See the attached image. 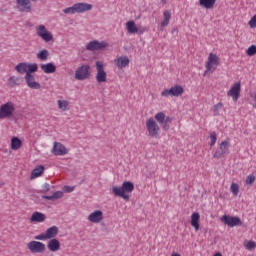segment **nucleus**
Returning a JSON list of instances; mask_svg holds the SVG:
<instances>
[{
	"mask_svg": "<svg viewBox=\"0 0 256 256\" xmlns=\"http://www.w3.org/2000/svg\"><path fill=\"white\" fill-rule=\"evenodd\" d=\"M135 191V184L131 181H125L122 183V186H113L111 188V193L114 197H122L125 201H129V194Z\"/></svg>",
	"mask_w": 256,
	"mask_h": 256,
	"instance_id": "1",
	"label": "nucleus"
},
{
	"mask_svg": "<svg viewBox=\"0 0 256 256\" xmlns=\"http://www.w3.org/2000/svg\"><path fill=\"white\" fill-rule=\"evenodd\" d=\"M93 5L88 3H76L72 7L65 8L63 13L66 15H75V13H85L86 11H91Z\"/></svg>",
	"mask_w": 256,
	"mask_h": 256,
	"instance_id": "2",
	"label": "nucleus"
},
{
	"mask_svg": "<svg viewBox=\"0 0 256 256\" xmlns=\"http://www.w3.org/2000/svg\"><path fill=\"white\" fill-rule=\"evenodd\" d=\"M146 129L148 131L149 137L152 139H159V135L161 133V128L159 127V124H157V121L153 118H149L146 120Z\"/></svg>",
	"mask_w": 256,
	"mask_h": 256,
	"instance_id": "3",
	"label": "nucleus"
},
{
	"mask_svg": "<svg viewBox=\"0 0 256 256\" xmlns=\"http://www.w3.org/2000/svg\"><path fill=\"white\" fill-rule=\"evenodd\" d=\"M154 119L159 123V125H161L163 131H169V129H171L173 117L165 116L164 112H158L155 114Z\"/></svg>",
	"mask_w": 256,
	"mask_h": 256,
	"instance_id": "4",
	"label": "nucleus"
},
{
	"mask_svg": "<svg viewBox=\"0 0 256 256\" xmlns=\"http://www.w3.org/2000/svg\"><path fill=\"white\" fill-rule=\"evenodd\" d=\"M91 77V66L89 64H83L75 71V79L77 81H85Z\"/></svg>",
	"mask_w": 256,
	"mask_h": 256,
	"instance_id": "5",
	"label": "nucleus"
},
{
	"mask_svg": "<svg viewBox=\"0 0 256 256\" xmlns=\"http://www.w3.org/2000/svg\"><path fill=\"white\" fill-rule=\"evenodd\" d=\"M15 113V104L7 102L0 106V119H9Z\"/></svg>",
	"mask_w": 256,
	"mask_h": 256,
	"instance_id": "6",
	"label": "nucleus"
},
{
	"mask_svg": "<svg viewBox=\"0 0 256 256\" xmlns=\"http://www.w3.org/2000/svg\"><path fill=\"white\" fill-rule=\"evenodd\" d=\"M221 221L224 225H227V227L230 228L241 227V225H243V221H241L239 216L224 215L221 217Z\"/></svg>",
	"mask_w": 256,
	"mask_h": 256,
	"instance_id": "7",
	"label": "nucleus"
},
{
	"mask_svg": "<svg viewBox=\"0 0 256 256\" xmlns=\"http://www.w3.org/2000/svg\"><path fill=\"white\" fill-rule=\"evenodd\" d=\"M225 155H229V141L227 140L221 142L220 147L214 153L213 157L214 159H221L225 157Z\"/></svg>",
	"mask_w": 256,
	"mask_h": 256,
	"instance_id": "8",
	"label": "nucleus"
},
{
	"mask_svg": "<svg viewBox=\"0 0 256 256\" xmlns=\"http://www.w3.org/2000/svg\"><path fill=\"white\" fill-rule=\"evenodd\" d=\"M27 248L29 249L30 252L32 253H45V244L43 242L40 241H30L27 244Z\"/></svg>",
	"mask_w": 256,
	"mask_h": 256,
	"instance_id": "9",
	"label": "nucleus"
},
{
	"mask_svg": "<svg viewBox=\"0 0 256 256\" xmlns=\"http://www.w3.org/2000/svg\"><path fill=\"white\" fill-rule=\"evenodd\" d=\"M96 69H97V74H96V81L98 83H105L107 81V72H105V68L103 67V63L100 61L96 62Z\"/></svg>",
	"mask_w": 256,
	"mask_h": 256,
	"instance_id": "10",
	"label": "nucleus"
},
{
	"mask_svg": "<svg viewBox=\"0 0 256 256\" xmlns=\"http://www.w3.org/2000/svg\"><path fill=\"white\" fill-rule=\"evenodd\" d=\"M108 45L109 44H107L105 41L99 42L98 40H93L87 44L86 49L87 51H101L108 47Z\"/></svg>",
	"mask_w": 256,
	"mask_h": 256,
	"instance_id": "11",
	"label": "nucleus"
},
{
	"mask_svg": "<svg viewBox=\"0 0 256 256\" xmlns=\"http://www.w3.org/2000/svg\"><path fill=\"white\" fill-rule=\"evenodd\" d=\"M240 94H241V82L235 83L227 93L228 97H232L233 101L235 102L239 100Z\"/></svg>",
	"mask_w": 256,
	"mask_h": 256,
	"instance_id": "12",
	"label": "nucleus"
},
{
	"mask_svg": "<svg viewBox=\"0 0 256 256\" xmlns=\"http://www.w3.org/2000/svg\"><path fill=\"white\" fill-rule=\"evenodd\" d=\"M24 79L26 81L27 86L30 89H41V84L35 81V76L33 74H29V73L25 74Z\"/></svg>",
	"mask_w": 256,
	"mask_h": 256,
	"instance_id": "13",
	"label": "nucleus"
},
{
	"mask_svg": "<svg viewBox=\"0 0 256 256\" xmlns=\"http://www.w3.org/2000/svg\"><path fill=\"white\" fill-rule=\"evenodd\" d=\"M52 153H53V155H56V156H62V155H67L68 152H67V148L65 147V145H63L59 142H54Z\"/></svg>",
	"mask_w": 256,
	"mask_h": 256,
	"instance_id": "14",
	"label": "nucleus"
},
{
	"mask_svg": "<svg viewBox=\"0 0 256 256\" xmlns=\"http://www.w3.org/2000/svg\"><path fill=\"white\" fill-rule=\"evenodd\" d=\"M88 221L91 223H101L103 221V212L96 210L88 216Z\"/></svg>",
	"mask_w": 256,
	"mask_h": 256,
	"instance_id": "15",
	"label": "nucleus"
},
{
	"mask_svg": "<svg viewBox=\"0 0 256 256\" xmlns=\"http://www.w3.org/2000/svg\"><path fill=\"white\" fill-rule=\"evenodd\" d=\"M213 65H219V57L217 55L210 53L208 57V61L206 63L207 71H211L213 69Z\"/></svg>",
	"mask_w": 256,
	"mask_h": 256,
	"instance_id": "16",
	"label": "nucleus"
},
{
	"mask_svg": "<svg viewBox=\"0 0 256 256\" xmlns=\"http://www.w3.org/2000/svg\"><path fill=\"white\" fill-rule=\"evenodd\" d=\"M47 248L52 253H56V251H59V249H61V242H59V240H57L56 238H52L49 240Z\"/></svg>",
	"mask_w": 256,
	"mask_h": 256,
	"instance_id": "17",
	"label": "nucleus"
},
{
	"mask_svg": "<svg viewBox=\"0 0 256 256\" xmlns=\"http://www.w3.org/2000/svg\"><path fill=\"white\" fill-rule=\"evenodd\" d=\"M45 219H47V216L41 212H34L30 217L31 223H44Z\"/></svg>",
	"mask_w": 256,
	"mask_h": 256,
	"instance_id": "18",
	"label": "nucleus"
},
{
	"mask_svg": "<svg viewBox=\"0 0 256 256\" xmlns=\"http://www.w3.org/2000/svg\"><path fill=\"white\" fill-rule=\"evenodd\" d=\"M44 234L46 235V239H55L57 235H59V228L57 226H52L48 228Z\"/></svg>",
	"mask_w": 256,
	"mask_h": 256,
	"instance_id": "19",
	"label": "nucleus"
},
{
	"mask_svg": "<svg viewBox=\"0 0 256 256\" xmlns=\"http://www.w3.org/2000/svg\"><path fill=\"white\" fill-rule=\"evenodd\" d=\"M40 67L42 71L46 74L55 73L57 71V66H55V64H53L52 62L47 64H41Z\"/></svg>",
	"mask_w": 256,
	"mask_h": 256,
	"instance_id": "20",
	"label": "nucleus"
},
{
	"mask_svg": "<svg viewBox=\"0 0 256 256\" xmlns=\"http://www.w3.org/2000/svg\"><path fill=\"white\" fill-rule=\"evenodd\" d=\"M115 63L117 65L118 69H125V67H127V65H129V57L121 56L115 60Z\"/></svg>",
	"mask_w": 256,
	"mask_h": 256,
	"instance_id": "21",
	"label": "nucleus"
},
{
	"mask_svg": "<svg viewBox=\"0 0 256 256\" xmlns=\"http://www.w3.org/2000/svg\"><path fill=\"white\" fill-rule=\"evenodd\" d=\"M126 29L130 35H134V33H141L139 32V28H137L135 21H128L126 23Z\"/></svg>",
	"mask_w": 256,
	"mask_h": 256,
	"instance_id": "22",
	"label": "nucleus"
},
{
	"mask_svg": "<svg viewBox=\"0 0 256 256\" xmlns=\"http://www.w3.org/2000/svg\"><path fill=\"white\" fill-rule=\"evenodd\" d=\"M199 219H201V216L198 212L191 215V226L194 227L195 231H199Z\"/></svg>",
	"mask_w": 256,
	"mask_h": 256,
	"instance_id": "23",
	"label": "nucleus"
},
{
	"mask_svg": "<svg viewBox=\"0 0 256 256\" xmlns=\"http://www.w3.org/2000/svg\"><path fill=\"white\" fill-rule=\"evenodd\" d=\"M45 171V166L39 165L31 172V179H37V177H41L43 175V172Z\"/></svg>",
	"mask_w": 256,
	"mask_h": 256,
	"instance_id": "24",
	"label": "nucleus"
},
{
	"mask_svg": "<svg viewBox=\"0 0 256 256\" xmlns=\"http://www.w3.org/2000/svg\"><path fill=\"white\" fill-rule=\"evenodd\" d=\"M216 1L217 0H199V5L200 7H204V9H213Z\"/></svg>",
	"mask_w": 256,
	"mask_h": 256,
	"instance_id": "25",
	"label": "nucleus"
},
{
	"mask_svg": "<svg viewBox=\"0 0 256 256\" xmlns=\"http://www.w3.org/2000/svg\"><path fill=\"white\" fill-rule=\"evenodd\" d=\"M15 69L17 73H20V75H24V73H26L27 75L28 64L25 62L19 63L18 65H16Z\"/></svg>",
	"mask_w": 256,
	"mask_h": 256,
	"instance_id": "26",
	"label": "nucleus"
},
{
	"mask_svg": "<svg viewBox=\"0 0 256 256\" xmlns=\"http://www.w3.org/2000/svg\"><path fill=\"white\" fill-rule=\"evenodd\" d=\"M21 145H23V142L18 137H13L11 139V149L13 151H17V149H21Z\"/></svg>",
	"mask_w": 256,
	"mask_h": 256,
	"instance_id": "27",
	"label": "nucleus"
},
{
	"mask_svg": "<svg viewBox=\"0 0 256 256\" xmlns=\"http://www.w3.org/2000/svg\"><path fill=\"white\" fill-rule=\"evenodd\" d=\"M49 55V50L43 49L36 54V57L39 61H47V59H49Z\"/></svg>",
	"mask_w": 256,
	"mask_h": 256,
	"instance_id": "28",
	"label": "nucleus"
},
{
	"mask_svg": "<svg viewBox=\"0 0 256 256\" xmlns=\"http://www.w3.org/2000/svg\"><path fill=\"white\" fill-rule=\"evenodd\" d=\"M164 20L161 22V27H167L169 25V21L171 20V11L166 10L163 13Z\"/></svg>",
	"mask_w": 256,
	"mask_h": 256,
	"instance_id": "29",
	"label": "nucleus"
},
{
	"mask_svg": "<svg viewBox=\"0 0 256 256\" xmlns=\"http://www.w3.org/2000/svg\"><path fill=\"white\" fill-rule=\"evenodd\" d=\"M9 87H17V85H21V78L16 76H11L8 79Z\"/></svg>",
	"mask_w": 256,
	"mask_h": 256,
	"instance_id": "30",
	"label": "nucleus"
},
{
	"mask_svg": "<svg viewBox=\"0 0 256 256\" xmlns=\"http://www.w3.org/2000/svg\"><path fill=\"white\" fill-rule=\"evenodd\" d=\"M173 91V97H180V95H183L185 90L183 89V86L181 85H175L172 87Z\"/></svg>",
	"mask_w": 256,
	"mask_h": 256,
	"instance_id": "31",
	"label": "nucleus"
},
{
	"mask_svg": "<svg viewBox=\"0 0 256 256\" xmlns=\"http://www.w3.org/2000/svg\"><path fill=\"white\" fill-rule=\"evenodd\" d=\"M37 71H39V66L37 65V63L28 64L27 73H29V75H32V73H37Z\"/></svg>",
	"mask_w": 256,
	"mask_h": 256,
	"instance_id": "32",
	"label": "nucleus"
},
{
	"mask_svg": "<svg viewBox=\"0 0 256 256\" xmlns=\"http://www.w3.org/2000/svg\"><path fill=\"white\" fill-rule=\"evenodd\" d=\"M58 106L62 111H69V102L65 100H58Z\"/></svg>",
	"mask_w": 256,
	"mask_h": 256,
	"instance_id": "33",
	"label": "nucleus"
},
{
	"mask_svg": "<svg viewBox=\"0 0 256 256\" xmlns=\"http://www.w3.org/2000/svg\"><path fill=\"white\" fill-rule=\"evenodd\" d=\"M40 37L43 41H45V43H49L50 41H53V34H51L49 31L42 34V36Z\"/></svg>",
	"mask_w": 256,
	"mask_h": 256,
	"instance_id": "34",
	"label": "nucleus"
},
{
	"mask_svg": "<svg viewBox=\"0 0 256 256\" xmlns=\"http://www.w3.org/2000/svg\"><path fill=\"white\" fill-rule=\"evenodd\" d=\"M49 30L45 27V25H40L36 28V33L38 37H42V34L47 33Z\"/></svg>",
	"mask_w": 256,
	"mask_h": 256,
	"instance_id": "35",
	"label": "nucleus"
},
{
	"mask_svg": "<svg viewBox=\"0 0 256 256\" xmlns=\"http://www.w3.org/2000/svg\"><path fill=\"white\" fill-rule=\"evenodd\" d=\"M246 53H247V55H248L249 57L255 56V55H256V46H255V45H251V46L247 49Z\"/></svg>",
	"mask_w": 256,
	"mask_h": 256,
	"instance_id": "36",
	"label": "nucleus"
},
{
	"mask_svg": "<svg viewBox=\"0 0 256 256\" xmlns=\"http://www.w3.org/2000/svg\"><path fill=\"white\" fill-rule=\"evenodd\" d=\"M162 97H173V88L165 89L161 92Z\"/></svg>",
	"mask_w": 256,
	"mask_h": 256,
	"instance_id": "37",
	"label": "nucleus"
},
{
	"mask_svg": "<svg viewBox=\"0 0 256 256\" xmlns=\"http://www.w3.org/2000/svg\"><path fill=\"white\" fill-rule=\"evenodd\" d=\"M230 191L235 196L239 195V185H237L235 183H232L231 186H230Z\"/></svg>",
	"mask_w": 256,
	"mask_h": 256,
	"instance_id": "38",
	"label": "nucleus"
},
{
	"mask_svg": "<svg viewBox=\"0 0 256 256\" xmlns=\"http://www.w3.org/2000/svg\"><path fill=\"white\" fill-rule=\"evenodd\" d=\"M210 141V147H213L217 143V132H211Z\"/></svg>",
	"mask_w": 256,
	"mask_h": 256,
	"instance_id": "39",
	"label": "nucleus"
},
{
	"mask_svg": "<svg viewBox=\"0 0 256 256\" xmlns=\"http://www.w3.org/2000/svg\"><path fill=\"white\" fill-rule=\"evenodd\" d=\"M255 179V175H248L245 181L246 185H253V183H255Z\"/></svg>",
	"mask_w": 256,
	"mask_h": 256,
	"instance_id": "40",
	"label": "nucleus"
},
{
	"mask_svg": "<svg viewBox=\"0 0 256 256\" xmlns=\"http://www.w3.org/2000/svg\"><path fill=\"white\" fill-rule=\"evenodd\" d=\"M220 109H223V103H218V104L214 105V108H213L214 115H216V116L219 115Z\"/></svg>",
	"mask_w": 256,
	"mask_h": 256,
	"instance_id": "41",
	"label": "nucleus"
},
{
	"mask_svg": "<svg viewBox=\"0 0 256 256\" xmlns=\"http://www.w3.org/2000/svg\"><path fill=\"white\" fill-rule=\"evenodd\" d=\"M34 239H36V241H47V236L45 235V232H44L35 236Z\"/></svg>",
	"mask_w": 256,
	"mask_h": 256,
	"instance_id": "42",
	"label": "nucleus"
},
{
	"mask_svg": "<svg viewBox=\"0 0 256 256\" xmlns=\"http://www.w3.org/2000/svg\"><path fill=\"white\" fill-rule=\"evenodd\" d=\"M52 197L55 200L57 199H61V197H63V191H56L52 194Z\"/></svg>",
	"mask_w": 256,
	"mask_h": 256,
	"instance_id": "43",
	"label": "nucleus"
},
{
	"mask_svg": "<svg viewBox=\"0 0 256 256\" xmlns=\"http://www.w3.org/2000/svg\"><path fill=\"white\" fill-rule=\"evenodd\" d=\"M51 186L49 185V183H45L42 186V193H47L48 191H50Z\"/></svg>",
	"mask_w": 256,
	"mask_h": 256,
	"instance_id": "44",
	"label": "nucleus"
},
{
	"mask_svg": "<svg viewBox=\"0 0 256 256\" xmlns=\"http://www.w3.org/2000/svg\"><path fill=\"white\" fill-rule=\"evenodd\" d=\"M245 247L248 248V249H255V242L254 241H248L245 244Z\"/></svg>",
	"mask_w": 256,
	"mask_h": 256,
	"instance_id": "45",
	"label": "nucleus"
},
{
	"mask_svg": "<svg viewBox=\"0 0 256 256\" xmlns=\"http://www.w3.org/2000/svg\"><path fill=\"white\" fill-rule=\"evenodd\" d=\"M249 25L251 28L256 27V15H254L249 21Z\"/></svg>",
	"mask_w": 256,
	"mask_h": 256,
	"instance_id": "46",
	"label": "nucleus"
},
{
	"mask_svg": "<svg viewBox=\"0 0 256 256\" xmlns=\"http://www.w3.org/2000/svg\"><path fill=\"white\" fill-rule=\"evenodd\" d=\"M64 191H65L66 193H73V191H75V187L65 186V187H64Z\"/></svg>",
	"mask_w": 256,
	"mask_h": 256,
	"instance_id": "47",
	"label": "nucleus"
},
{
	"mask_svg": "<svg viewBox=\"0 0 256 256\" xmlns=\"http://www.w3.org/2000/svg\"><path fill=\"white\" fill-rule=\"evenodd\" d=\"M42 199H47L48 201H54L53 195L52 196L43 195Z\"/></svg>",
	"mask_w": 256,
	"mask_h": 256,
	"instance_id": "48",
	"label": "nucleus"
},
{
	"mask_svg": "<svg viewBox=\"0 0 256 256\" xmlns=\"http://www.w3.org/2000/svg\"><path fill=\"white\" fill-rule=\"evenodd\" d=\"M214 256H222L221 253H216Z\"/></svg>",
	"mask_w": 256,
	"mask_h": 256,
	"instance_id": "49",
	"label": "nucleus"
},
{
	"mask_svg": "<svg viewBox=\"0 0 256 256\" xmlns=\"http://www.w3.org/2000/svg\"><path fill=\"white\" fill-rule=\"evenodd\" d=\"M172 256H181V255H179V254H172Z\"/></svg>",
	"mask_w": 256,
	"mask_h": 256,
	"instance_id": "50",
	"label": "nucleus"
}]
</instances>
